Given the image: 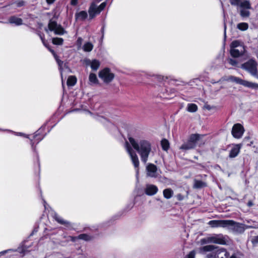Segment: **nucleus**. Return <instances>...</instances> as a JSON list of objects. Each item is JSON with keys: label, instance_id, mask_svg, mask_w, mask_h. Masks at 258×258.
Returning a JSON list of instances; mask_svg holds the SVG:
<instances>
[{"label": "nucleus", "instance_id": "obj_1", "mask_svg": "<svg viewBox=\"0 0 258 258\" xmlns=\"http://www.w3.org/2000/svg\"><path fill=\"white\" fill-rule=\"evenodd\" d=\"M128 140L141 157V160L144 163L148 161L149 155L151 151V145L150 143L145 140H141L137 142L133 138L129 137Z\"/></svg>", "mask_w": 258, "mask_h": 258}, {"label": "nucleus", "instance_id": "obj_2", "mask_svg": "<svg viewBox=\"0 0 258 258\" xmlns=\"http://www.w3.org/2000/svg\"><path fill=\"white\" fill-rule=\"evenodd\" d=\"M200 252L206 254L205 258H228L229 256L225 248L214 245L204 246L200 248Z\"/></svg>", "mask_w": 258, "mask_h": 258}, {"label": "nucleus", "instance_id": "obj_3", "mask_svg": "<svg viewBox=\"0 0 258 258\" xmlns=\"http://www.w3.org/2000/svg\"><path fill=\"white\" fill-rule=\"evenodd\" d=\"M204 135L196 134L190 135L188 141L180 147L182 150H190L195 148L197 145L201 146L205 144L202 138Z\"/></svg>", "mask_w": 258, "mask_h": 258}, {"label": "nucleus", "instance_id": "obj_4", "mask_svg": "<svg viewBox=\"0 0 258 258\" xmlns=\"http://www.w3.org/2000/svg\"><path fill=\"white\" fill-rule=\"evenodd\" d=\"M45 31L47 33H48L49 31H53L55 35H62L67 33L63 28L60 25L58 24L53 19L49 20L48 28H45Z\"/></svg>", "mask_w": 258, "mask_h": 258}, {"label": "nucleus", "instance_id": "obj_5", "mask_svg": "<svg viewBox=\"0 0 258 258\" xmlns=\"http://www.w3.org/2000/svg\"><path fill=\"white\" fill-rule=\"evenodd\" d=\"M257 66V62L255 60L249 59L242 64L241 68L248 72L252 76L258 79Z\"/></svg>", "mask_w": 258, "mask_h": 258}, {"label": "nucleus", "instance_id": "obj_6", "mask_svg": "<svg viewBox=\"0 0 258 258\" xmlns=\"http://www.w3.org/2000/svg\"><path fill=\"white\" fill-rule=\"evenodd\" d=\"M106 5V2H104L101 3L98 7H97L95 3H92L88 11L90 19H93L96 15L99 14L105 8Z\"/></svg>", "mask_w": 258, "mask_h": 258}, {"label": "nucleus", "instance_id": "obj_7", "mask_svg": "<svg viewBox=\"0 0 258 258\" xmlns=\"http://www.w3.org/2000/svg\"><path fill=\"white\" fill-rule=\"evenodd\" d=\"M99 77L104 82L108 83L112 81L114 75L108 68H105L99 73Z\"/></svg>", "mask_w": 258, "mask_h": 258}, {"label": "nucleus", "instance_id": "obj_8", "mask_svg": "<svg viewBox=\"0 0 258 258\" xmlns=\"http://www.w3.org/2000/svg\"><path fill=\"white\" fill-rule=\"evenodd\" d=\"M227 222L226 228L229 230L238 233H242L244 231L242 224L231 220H228Z\"/></svg>", "mask_w": 258, "mask_h": 258}, {"label": "nucleus", "instance_id": "obj_9", "mask_svg": "<svg viewBox=\"0 0 258 258\" xmlns=\"http://www.w3.org/2000/svg\"><path fill=\"white\" fill-rule=\"evenodd\" d=\"M125 146L126 151L130 156L135 167L138 168L139 166V160L136 153L132 149L128 142H125Z\"/></svg>", "mask_w": 258, "mask_h": 258}, {"label": "nucleus", "instance_id": "obj_10", "mask_svg": "<svg viewBox=\"0 0 258 258\" xmlns=\"http://www.w3.org/2000/svg\"><path fill=\"white\" fill-rule=\"evenodd\" d=\"M244 132L243 126L240 123H236L232 127L231 133L233 137L236 139L242 137Z\"/></svg>", "mask_w": 258, "mask_h": 258}, {"label": "nucleus", "instance_id": "obj_11", "mask_svg": "<svg viewBox=\"0 0 258 258\" xmlns=\"http://www.w3.org/2000/svg\"><path fill=\"white\" fill-rule=\"evenodd\" d=\"M211 242L215 244L225 245L227 243V236L222 234H214L210 236Z\"/></svg>", "mask_w": 258, "mask_h": 258}, {"label": "nucleus", "instance_id": "obj_12", "mask_svg": "<svg viewBox=\"0 0 258 258\" xmlns=\"http://www.w3.org/2000/svg\"><path fill=\"white\" fill-rule=\"evenodd\" d=\"M234 82L249 88L258 89L257 83L249 82L246 80H244L238 77H235L234 79Z\"/></svg>", "mask_w": 258, "mask_h": 258}, {"label": "nucleus", "instance_id": "obj_13", "mask_svg": "<svg viewBox=\"0 0 258 258\" xmlns=\"http://www.w3.org/2000/svg\"><path fill=\"white\" fill-rule=\"evenodd\" d=\"M228 220H213L208 222V224L212 228L222 227L226 228Z\"/></svg>", "mask_w": 258, "mask_h": 258}, {"label": "nucleus", "instance_id": "obj_14", "mask_svg": "<svg viewBox=\"0 0 258 258\" xmlns=\"http://www.w3.org/2000/svg\"><path fill=\"white\" fill-rule=\"evenodd\" d=\"M230 4L233 6H240L241 9L249 10L251 9V5L248 1L241 2L240 0H229Z\"/></svg>", "mask_w": 258, "mask_h": 258}, {"label": "nucleus", "instance_id": "obj_15", "mask_svg": "<svg viewBox=\"0 0 258 258\" xmlns=\"http://www.w3.org/2000/svg\"><path fill=\"white\" fill-rule=\"evenodd\" d=\"M147 175L151 177H156L157 175V167L153 164H149L147 166Z\"/></svg>", "mask_w": 258, "mask_h": 258}, {"label": "nucleus", "instance_id": "obj_16", "mask_svg": "<svg viewBox=\"0 0 258 258\" xmlns=\"http://www.w3.org/2000/svg\"><path fill=\"white\" fill-rule=\"evenodd\" d=\"M40 38L43 43V44L46 46L47 47L48 49L49 50V51L52 53V54L53 55L58 66H59V69L60 71V73H61V74H62L61 73V70H62V65L63 64V62L62 61H61V60H60L58 56H57V55L55 54L54 51L51 49H50V48H49L47 45L46 44H45V42H44V38L43 37H42L41 36H40Z\"/></svg>", "mask_w": 258, "mask_h": 258}, {"label": "nucleus", "instance_id": "obj_17", "mask_svg": "<svg viewBox=\"0 0 258 258\" xmlns=\"http://www.w3.org/2000/svg\"><path fill=\"white\" fill-rule=\"evenodd\" d=\"M158 191L157 186L153 184H147L145 189V192L148 196H153Z\"/></svg>", "mask_w": 258, "mask_h": 258}, {"label": "nucleus", "instance_id": "obj_18", "mask_svg": "<svg viewBox=\"0 0 258 258\" xmlns=\"http://www.w3.org/2000/svg\"><path fill=\"white\" fill-rule=\"evenodd\" d=\"M241 145L240 144L235 145L231 149L229 154L230 158H233L237 156L240 152Z\"/></svg>", "mask_w": 258, "mask_h": 258}, {"label": "nucleus", "instance_id": "obj_19", "mask_svg": "<svg viewBox=\"0 0 258 258\" xmlns=\"http://www.w3.org/2000/svg\"><path fill=\"white\" fill-rule=\"evenodd\" d=\"M244 48L240 46L238 48H231L230 50L231 55L234 57H237L240 56L243 54Z\"/></svg>", "mask_w": 258, "mask_h": 258}, {"label": "nucleus", "instance_id": "obj_20", "mask_svg": "<svg viewBox=\"0 0 258 258\" xmlns=\"http://www.w3.org/2000/svg\"><path fill=\"white\" fill-rule=\"evenodd\" d=\"M86 64L89 65L93 71L97 70L100 64L99 61L97 59L88 60L86 61Z\"/></svg>", "mask_w": 258, "mask_h": 258}, {"label": "nucleus", "instance_id": "obj_21", "mask_svg": "<svg viewBox=\"0 0 258 258\" xmlns=\"http://www.w3.org/2000/svg\"><path fill=\"white\" fill-rule=\"evenodd\" d=\"M40 130V129L39 130L37 131L36 132L35 135L34 136V141H33L32 140H31V147H32V149L34 150H35V147L34 146V144L35 143V142L36 141L37 143H38L44 138V136H43V135L40 136L39 135Z\"/></svg>", "mask_w": 258, "mask_h": 258}, {"label": "nucleus", "instance_id": "obj_22", "mask_svg": "<svg viewBox=\"0 0 258 258\" xmlns=\"http://www.w3.org/2000/svg\"><path fill=\"white\" fill-rule=\"evenodd\" d=\"M9 22L10 24H15L16 26H19L23 24V20L21 18L14 16H11L9 19Z\"/></svg>", "mask_w": 258, "mask_h": 258}, {"label": "nucleus", "instance_id": "obj_23", "mask_svg": "<svg viewBox=\"0 0 258 258\" xmlns=\"http://www.w3.org/2000/svg\"><path fill=\"white\" fill-rule=\"evenodd\" d=\"M55 220L59 224L64 225L67 227L71 226V223L70 222L64 220L61 217H60L58 214L55 213L53 216Z\"/></svg>", "mask_w": 258, "mask_h": 258}, {"label": "nucleus", "instance_id": "obj_24", "mask_svg": "<svg viewBox=\"0 0 258 258\" xmlns=\"http://www.w3.org/2000/svg\"><path fill=\"white\" fill-rule=\"evenodd\" d=\"M87 13L85 11H82L75 14V18L77 20H84L87 17Z\"/></svg>", "mask_w": 258, "mask_h": 258}, {"label": "nucleus", "instance_id": "obj_25", "mask_svg": "<svg viewBox=\"0 0 258 258\" xmlns=\"http://www.w3.org/2000/svg\"><path fill=\"white\" fill-rule=\"evenodd\" d=\"M173 195V191L171 188H166L163 190L164 197L167 199L171 198Z\"/></svg>", "mask_w": 258, "mask_h": 258}, {"label": "nucleus", "instance_id": "obj_26", "mask_svg": "<svg viewBox=\"0 0 258 258\" xmlns=\"http://www.w3.org/2000/svg\"><path fill=\"white\" fill-rule=\"evenodd\" d=\"M206 186V183L201 180H195L194 187L195 188H201Z\"/></svg>", "mask_w": 258, "mask_h": 258}, {"label": "nucleus", "instance_id": "obj_27", "mask_svg": "<svg viewBox=\"0 0 258 258\" xmlns=\"http://www.w3.org/2000/svg\"><path fill=\"white\" fill-rule=\"evenodd\" d=\"M77 82V79L75 76H70L67 80L68 86H73Z\"/></svg>", "mask_w": 258, "mask_h": 258}, {"label": "nucleus", "instance_id": "obj_28", "mask_svg": "<svg viewBox=\"0 0 258 258\" xmlns=\"http://www.w3.org/2000/svg\"><path fill=\"white\" fill-rule=\"evenodd\" d=\"M198 109V106L194 103H189L187 104V110L190 112H195Z\"/></svg>", "mask_w": 258, "mask_h": 258}, {"label": "nucleus", "instance_id": "obj_29", "mask_svg": "<svg viewBox=\"0 0 258 258\" xmlns=\"http://www.w3.org/2000/svg\"><path fill=\"white\" fill-rule=\"evenodd\" d=\"M162 149L167 151L169 148V143L166 139H163L161 142Z\"/></svg>", "mask_w": 258, "mask_h": 258}, {"label": "nucleus", "instance_id": "obj_30", "mask_svg": "<svg viewBox=\"0 0 258 258\" xmlns=\"http://www.w3.org/2000/svg\"><path fill=\"white\" fill-rule=\"evenodd\" d=\"M79 239L89 241L93 239V237L87 234H81L78 236Z\"/></svg>", "mask_w": 258, "mask_h": 258}, {"label": "nucleus", "instance_id": "obj_31", "mask_svg": "<svg viewBox=\"0 0 258 258\" xmlns=\"http://www.w3.org/2000/svg\"><path fill=\"white\" fill-rule=\"evenodd\" d=\"M93 48V44L90 42H87L83 46V50L86 52L91 51Z\"/></svg>", "mask_w": 258, "mask_h": 258}, {"label": "nucleus", "instance_id": "obj_32", "mask_svg": "<svg viewBox=\"0 0 258 258\" xmlns=\"http://www.w3.org/2000/svg\"><path fill=\"white\" fill-rule=\"evenodd\" d=\"M89 82L91 84H96L98 82V79L96 75L94 73H90L89 77Z\"/></svg>", "mask_w": 258, "mask_h": 258}, {"label": "nucleus", "instance_id": "obj_33", "mask_svg": "<svg viewBox=\"0 0 258 258\" xmlns=\"http://www.w3.org/2000/svg\"><path fill=\"white\" fill-rule=\"evenodd\" d=\"M237 27L241 31H245L248 29V25L246 23H240L237 25Z\"/></svg>", "mask_w": 258, "mask_h": 258}, {"label": "nucleus", "instance_id": "obj_34", "mask_svg": "<svg viewBox=\"0 0 258 258\" xmlns=\"http://www.w3.org/2000/svg\"><path fill=\"white\" fill-rule=\"evenodd\" d=\"M240 15L242 17H248L250 15V12L248 10L241 9L240 11Z\"/></svg>", "mask_w": 258, "mask_h": 258}, {"label": "nucleus", "instance_id": "obj_35", "mask_svg": "<svg viewBox=\"0 0 258 258\" xmlns=\"http://www.w3.org/2000/svg\"><path fill=\"white\" fill-rule=\"evenodd\" d=\"M52 42L55 45H61L63 43V39L61 38L55 37L52 38Z\"/></svg>", "mask_w": 258, "mask_h": 258}, {"label": "nucleus", "instance_id": "obj_36", "mask_svg": "<svg viewBox=\"0 0 258 258\" xmlns=\"http://www.w3.org/2000/svg\"><path fill=\"white\" fill-rule=\"evenodd\" d=\"M240 46H242L240 45V42L238 40L233 41L231 44L232 48H240Z\"/></svg>", "mask_w": 258, "mask_h": 258}, {"label": "nucleus", "instance_id": "obj_37", "mask_svg": "<svg viewBox=\"0 0 258 258\" xmlns=\"http://www.w3.org/2000/svg\"><path fill=\"white\" fill-rule=\"evenodd\" d=\"M201 243L202 244H205L207 243H211V240L210 237H208L207 238H203L201 239Z\"/></svg>", "mask_w": 258, "mask_h": 258}, {"label": "nucleus", "instance_id": "obj_38", "mask_svg": "<svg viewBox=\"0 0 258 258\" xmlns=\"http://www.w3.org/2000/svg\"><path fill=\"white\" fill-rule=\"evenodd\" d=\"M227 61L228 63H229L230 65L232 66H236L237 64V61L232 58H228L227 60Z\"/></svg>", "mask_w": 258, "mask_h": 258}, {"label": "nucleus", "instance_id": "obj_39", "mask_svg": "<svg viewBox=\"0 0 258 258\" xmlns=\"http://www.w3.org/2000/svg\"><path fill=\"white\" fill-rule=\"evenodd\" d=\"M195 251L192 250L190 251L186 256V258H195Z\"/></svg>", "mask_w": 258, "mask_h": 258}, {"label": "nucleus", "instance_id": "obj_40", "mask_svg": "<svg viewBox=\"0 0 258 258\" xmlns=\"http://www.w3.org/2000/svg\"><path fill=\"white\" fill-rule=\"evenodd\" d=\"M69 238H70V240L73 242H75L77 239H79L78 236H69Z\"/></svg>", "mask_w": 258, "mask_h": 258}, {"label": "nucleus", "instance_id": "obj_41", "mask_svg": "<svg viewBox=\"0 0 258 258\" xmlns=\"http://www.w3.org/2000/svg\"><path fill=\"white\" fill-rule=\"evenodd\" d=\"M13 251V250L12 249H7V250H5L2 251L0 252V255H3V254L7 253L9 251Z\"/></svg>", "mask_w": 258, "mask_h": 258}, {"label": "nucleus", "instance_id": "obj_42", "mask_svg": "<svg viewBox=\"0 0 258 258\" xmlns=\"http://www.w3.org/2000/svg\"><path fill=\"white\" fill-rule=\"evenodd\" d=\"M177 199L179 200V201H182L184 199V197L181 195V194H178L177 195Z\"/></svg>", "mask_w": 258, "mask_h": 258}, {"label": "nucleus", "instance_id": "obj_43", "mask_svg": "<svg viewBox=\"0 0 258 258\" xmlns=\"http://www.w3.org/2000/svg\"><path fill=\"white\" fill-rule=\"evenodd\" d=\"M250 140V138L249 137H245L243 139V142L245 143H249V140Z\"/></svg>", "mask_w": 258, "mask_h": 258}, {"label": "nucleus", "instance_id": "obj_44", "mask_svg": "<svg viewBox=\"0 0 258 258\" xmlns=\"http://www.w3.org/2000/svg\"><path fill=\"white\" fill-rule=\"evenodd\" d=\"M78 3V0H71V4L73 6H76Z\"/></svg>", "mask_w": 258, "mask_h": 258}, {"label": "nucleus", "instance_id": "obj_45", "mask_svg": "<svg viewBox=\"0 0 258 258\" xmlns=\"http://www.w3.org/2000/svg\"><path fill=\"white\" fill-rule=\"evenodd\" d=\"M235 78V77L231 76L229 77V78L228 79V80L230 81H231V82H234Z\"/></svg>", "mask_w": 258, "mask_h": 258}, {"label": "nucleus", "instance_id": "obj_46", "mask_svg": "<svg viewBox=\"0 0 258 258\" xmlns=\"http://www.w3.org/2000/svg\"><path fill=\"white\" fill-rule=\"evenodd\" d=\"M55 0H46L47 3L49 5L53 4Z\"/></svg>", "mask_w": 258, "mask_h": 258}, {"label": "nucleus", "instance_id": "obj_47", "mask_svg": "<svg viewBox=\"0 0 258 258\" xmlns=\"http://www.w3.org/2000/svg\"><path fill=\"white\" fill-rule=\"evenodd\" d=\"M98 229V226H93L91 228H90V229L91 230H93V231L97 230Z\"/></svg>", "mask_w": 258, "mask_h": 258}, {"label": "nucleus", "instance_id": "obj_48", "mask_svg": "<svg viewBox=\"0 0 258 258\" xmlns=\"http://www.w3.org/2000/svg\"><path fill=\"white\" fill-rule=\"evenodd\" d=\"M98 120L101 121H106V119L103 118V117H98Z\"/></svg>", "mask_w": 258, "mask_h": 258}, {"label": "nucleus", "instance_id": "obj_49", "mask_svg": "<svg viewBox=\"0 0 258 258\" xmlns=\"http://www.w3.org/2000/svg\"><path fill=\"white\" fill-rule=\"evenodd\" d=\"M253 144V141H250L249 143L247 144V146H251Z\"/></svg>", "mask_w": 258, "mask_h": 258}, {"label": "nucleus", "instance_id": "obj_50", "mask_svg": "<svg viewBox=\"0 0 258 258\" xmlns=\"http://www.w3.org/2000/svg\"><path fill=\"white\" fill-rule=\"evenodd\" d=\"M157 78L158 79H159V81H160L163 79V77H162L161 76H157Z\"/></svg>", "mask_w": 258, "mask_h": 258}, {"label": "nucleus", "instance_id": "obj_51", "mask_svg": "<svg viewBox=\"0 0 258 258\" xmlns=\"http://www.w3.org/2000/svg\"><path fill=\"white\" fill-rule=\"evenodd\" d=\"M226 26L225 23H224V35L225 37L226 36Z\"/></svg>", "mask_w": 258, "mask_h": 258}, {"label": "nucleus", "instance_id": "obj_52", "mask_svg": "<svg viewBox=\"0 0 258 258\" xmlns=\"http://www.w3.org/2000/svg\"><path fill=\"white\" fill-rule=\"evenodd\" d=\"M23 2H20L18 4V6L21 7V6H23Z\"/></svg>", "mask_w": 258, "mask_h": 258}, {"label": "nucleus", "instance_id": "obj_53", "mask_svg": "<svg viewBox=\"0 0 258 258\" xmlns=\"http://www.w3.org/2000/svg\"><path fill=\"white\" fill-rule=\"evenodd\" d=\"M248 205L249 206H250L252 205V204L251 202H248Z\"/></svg>", "mask_w": 258, "mask_h": 258}, {"label": "nucleus", "instance_id": "obj_54", "mask_svg": "<svg viewBox=\"0 0 258 258\" xmlns=\"http://www.w3.org/2000/svg\"><path fill=\"white\" fill-rule=\"evenodd\" d=\"M17 135H19V136H22L23 134L21 133H17Z\"/></svg>", "mask_w": 258, "mask_h": 258}, {"label": "nucleus", "instance_id": "obj_55", "mask_svg": "<svg viewBox=\"0 0 258 258\" xmlns=\"http://www.w3.org/2000/svg\"><path fill=\"white\" fill-rule=\"evenodd\" d=\"M97 3H99L100 2V1H101L102 0H95Z\"/></svg>", "mask_w": 258, "mask_h": 258}, {"label": "nucleus", "instance_id": "obj_56", "mask_svg": "<svg viewBox=\"0 0 258 258\" xmlns=\"http://www.w3.org/2000/svg\"><path fill=\"white\" fill-rule=\"evenodd\" d=\"M102 33L103 34V33H104V27H103L102 28Z\"/></svg>", "mask_w": 258, "mask_h": 258}, {"label": "nucleus", "instance_id": "obj_57", "mask_svg": "<svg viewBox=\"0 0 258 258\" xmlns=\"http://www.w3.org/2000/svg\"><path fill=\"white\" fill-rule=\"evenodd\" d=\"M81 40H82V39H81V38H78V41H81Z\"/></svg>", "mask_w": 258, "mask_h": 258}, {"label": "nucleus", "instance_id": "obj_58", "mask_svg": "<svg viewBox=\"0 0 258 258\" xmlns=\"http://www.w3.org/2000/svg\"><path fill=\"white\" fill-rule=\"evenodd\" d=\"M256 241L257 242H258V236H257V237H256Z\"/></svg>", "mask_w": 258, "mask_h": 258}, {"label": "nucleus", "instance_id": "obj_59", "mask_svg": "<svg viewBox=\"0 0 258 258\" xmlns=\"http://www.w3.org/2000/svg\"><path fill=\"white\" fill-rule=\"evenodd\" d=\"M45 203H46L45 201H44V206L45 207Z\"/></svg>", "mask_w": 258, "mask_h": 258}, {"label": "nucleus", "instance_id": "obj_60", "mask_svg": "<svg viewBox=\"0 0 258 258\" xmlns=\"http://www.w3.org/2000/svg\"><path fill=\"white\" fill-rule=\"evenodd\" d=\"M207 109H210V107H209V106H207Z\"/></svg>", "mask_w": 258, "mask_h": 258}, {"label": "nucleus", "instance_id": "obj_61", "mask_svg": "<svg viewBox=\"0 0 258 258\" xmlns=\"http://www.w3.org/2000/svg\"><path fill=\"white\" fill-rule=\"evenodd\" d=\"M138 169H137V173L138 174Z\"/></svg>", "mask_w": 258, "mask_h": 258}]
</instances>
